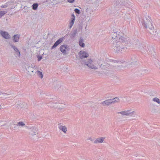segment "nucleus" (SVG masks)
<instances>
[{"label":"nucleus","instance_id":"nucleus-42","mask_svg":"<svg viewBox=\"0 0 160 160\" xmlns=\"http://www.w3.org/2000/svg\"><path fill=\"white\" fill-rule=\"evenodd\" d=\"M157 66L160 68V62H158Z\"/></svg>","mask_w":160,"mask_h":160},{"label":"nucleus","instance_id":"nucleus-28","mask_svg":"<svg viewBox=\"0 0 160 160\" xmlns=\"http://www.w3.org/2000/svg\"><path fill=\"white\" fill-rule=\"evenodd\" d=\"M9 96V94H7L6 93H2V92H0V98L3 97L7 98V96Z\"/></svg>","mask_w":160,"mask_h":160},{"label":"nucleus","instance_id":"nucleus-33","mask_svg":"<svg viewBox=\"0 0 160 160\" xmlns=\"http://www.w3.org/2000/svg\"><path fill=\"white\" fill-rule=\"evenodd\" d=\"M7 13L6 11H1L0 12V18L5 13Z\"/></svg>","mask_w":160,"mask_h":160},{"label":"nucleus","instance_id":"nucleus-21","mask_svg":"<svg viewBox=\"0 0 160 160\" xmlns=\"http://www.w3.org/2000/svg\"><path fill=\"white\" fill-rule=\"evenodd\" d=\"M143 7L145 8H148L150 7V3L149 2H146L144 1L143 2Z\"/></svg>","mask_w":160,"mask_h":160},{"label":"nucleus","instance_id":"nucleus-18","mask_svg":"<svg viewBox=\"0 0 160 160\" xmlns=\"http://www.w3.org/2000/svg\"><path fill=\"white\" fill-rule=\"evenodd\" d=\"M101 104L103 106H109L111 104H112V100H111V99H108L107 100H106L103 102H102Z\"/></svg>","mask_w":160,"mask_h":160},{"label":"nucleus","instance_id":"nucleus-44","mask_svg":"<svg viewBox=\"0 0 160 160\" xmlns=\"http://www.w3.org/2000/svg\"><path fill=\"white\" fill-rule=\"evenodd\" d=\"M89 8H88V7H87V8H86V12H89Z\"/></svg>","mask_w":160,"mask_h":160},{"label":"nucleus","instance_id":"nucleus-37","mask_svg":"<svg viewBox=\"0 0 160 160\" xmlns=\"http://www.w3.org/2000/svg\"><path fill=\"white\" fill-rule=\"evenodd\" d=\"M62 41V38H60L56 42H58V44H60Z\"/></svg>","mask_w":160,"mask_h":160},{"label":"nucleus","instance_id":"nucleus-5","mask_svg":"<svg viewBox=\"0 0 160 160\" xmlns=\"http://www.w3.org/2000/svg\"><path fill=\"white\" fill-rule=\"evenodd\" d=\"M25 68L28 72V74L31 76L34 75L37 69V66L32 64L26 65Z\"/></svg>","mask_w":160,"mask_h":160},{"label":"nucleus","instance_id":"nucleus-46","mask_svg":"<svg viewBox=\"0 0 160 160\" xmlns=\"http://www.w3.org/2000/svg\"><path fill=\"white\" fill-rule=\"evenodd\" d=\"M1 108V106L0 105V108Z\"/></svg>","mask_w":160,"mask_h":160},{"label":"nucleus","instance_id":"nucleus-31","mask_svg":"<svg viewBox=\"0 0 160 160\" xmlns=\"http://www.w3.org/2000/svg\"><path fill=\"white\" fill-rule=\"evenodd\" d=\"M38 6V4L37 3H34L32 5V9L34 10H36Z\"/></svg>","mask_w":160,"mask_h":160},{"label":"nucleus","instance_id":"nucleus-9","mask_svg":"<svg viewBox=\"0 0 160 160\" xmlns=\"http://www.w3.org/2000/svg\"><path fill=\"white\" fill-rule=\"evenodd\" d=\"M53 106L59 110L65 108L67 105L63 103L56 102L54 104Z\"/></svg>","mask_w":160,"mask_h":160},{"label":"nucleus","instance_id":"nucleus-30","mask_svg":"<svg viewBox=\"0 0 160 160\" xmlns=\"http://www.w3.org/2000/svg\"><path fill=\"white\" fill-rule=\"evenodd\" d=\"M124 18L126 20H129V19H130L129 14L126 13V14H125L124 16Z\"/></svg>","mask_w":160,"mask_h":160},{"label":"nucleus","instance_id":"nucleus-45","mask_svg":"<svg viewBox=\"0 0 160 160\" xmlns=\"http://www.w3.org/2000/svg\"><path fill=\"white\" fill-rule=\"evenodd\" d=\"M98 0H92V1L95 2H97Z\"/></svg>","mask_w":160,"mask_h":160},{"label":"nucleus","instance_id":"nucleus-2","mask_svg":"<svg viewBox=\"0 0 160 160\" xmlns=\"http://www.w3.org/2000/svg\"><path fill=\"white\" fill-rule=\"evenodd\" d=\"M84 63L90 68L94 70H97L98 65L101 69H106L110 67L109 64L107 62H101L99 60L93 62L91 59H88L84 62Z\"/></svg>","mask_w":160,"mask_h":160},{"label":"nucleus","instance_id":"nucleus-40","mask_svg":"<svg viewBox=\"0 0 160 160\" xmlns=\"http://www.w3.org/2000/svg\"><path fill=\"white\" fill-rule=\"evenodd\" d=\"M75 0H68V2L69 3H72L74 2Z\"/></svg>","mask_w":160,"mask_h":160},{"label":"nucleus","instance_id":"nucleus-47","mask_svg":"<svg viewBox=\"0 0 160 160\" xmlns=\"http://www.w3.org/2000/svg\"><path fill=\"white\" fill-rule=\"evenodd\" d=\"M139 46H141V44H139Z\"/></svg>","mask_w":160,"mask_h":160},{"label":"nucleus","instance_id":"nucleus-1","mask_svg":"<svg viewBox=\"0 0 160 160\" xmlns=\"http://www.w3.org/2000/svg\"><path fill=\"white\" fill-rule=\"evenodd\" d=\"M131 43L129 37L121 31L118 32V38L114 40L112 44V48L113 51L117 53H121L126 51V46Z\"/></svg>","mask_w":160,"mask_h":160},{"label":"nucleus","instance_id":"nucleus-10","mask_svg":"<svg viewBox=\"0 0 160 160\" xmlns=\"http://www.w3.org/2000/svg\"><path fill=\"white\" fill-rule=\"evenodd\" d=\"M0 34L3 38L6 39H9L11 38L10 35L8 32L5 31L1 30Z\"/></svg>","mask_w":160,"mask_h":160},{"label":"nucleus","instance_id":"nucleus-39","mask_svg":"<svg viewBox=\"0 0 160 160\" xmlns=\"http://www.w3.org/2000/svg\"><path fill=\"white\" fill-rule=\"evenodd\" d=\"M87 140L92 142L93 141V138L91 137H89L88 138Z\"/></svg>","mask_w":160,"mask_h":160},{"label":"nucleus","instance_id":"nucleus-16","mask_svg":"<svg viewBox=\"0 0 160 160\" xmlns=\"http://www.w3.org/2000/svg\"><path fill=\"white\" fill-rule=\"evenodd\" d=\"M114 2L121 5L125 4L127 2V0H114Z\"/></svg>","mask_w":160,"mask_h":160},{"label":"nucleus","instance_id":"nucleus-27","mask_svg":"<svg viewBox=\"0 0 160 160\" xmlns=\"http://www.w3.org/2000/svg\"><path fill=\"white\" fill-rule=\"evenodd\" d=\"M61 87V85L60 83H58L56 84L55 83L54 86V88L57 90H58L59 88H60Z\"/></svg>","mask_w":160,"mask_h":160},{"label":"nucleus","instance_id":"nucleus-36","mask_svg":"<svg viewBox=\"0 0 160 160\" xmlns=\"http://www.w3.org/2000/svg\"><path fill=\"white\" fill-rule=\"evenodd\" d=\"M59 44L58 43L56 42L52 46V49H53L55 48L57 46H58Z\"/></svg>","mask_w":160,"mask_h":160},{"label":"nucleus","instance_id":"nucleus-12","mask_svg":"<svg viewBox=\"0 0 160 160\" xmlns=\"http://www.w3.org/2000/svg\"><path fill=\"white\" fill-rule=\"evenodd\" d=\"M150 111L152 113H156L160 112L158 110V108L154 105L153 104H151L150 107Z\"/></svg>","mask_w":160,"mask_h":160},{"label":"nucleus","instance_id":"nucleus-7","mask_svg":"<svg viewBox=\"0 0 160 160\" xmlns=\"http://www.w3.org/2000/svg\"><path fill=\"white\" fill-rule=\"evenodd\" d=\"M15 106L18 109L26 108L27 103L22 101H18L16 102L15 104Z\"/></svg>","mask_w":160,"mask_h":160},{"label":"nucleus","instance_id":"nucleus-3","mask_svg":"<svg viewBox=\"0 0 160 160\" xmlns=\"http://www.w3.org/2000/svg\"><path fill=\"white\" fill-rule=\"evenodd\" d=\"M142 23L150 33L153 34L155 32L154 27L152 23V20L148 14L145 15L142 19Z\"/></svg>","mask_w":160,"mask_h":160},{"label":"nucleus","instance_id":"nucleus-38","mask_svg":"<svg viewBox=\"0 0 160 160\" xmlns=\"http://www.w3.org/2000/svg\"><path fill=\"white\" fill-rule=\"evenodd\" d=\"M75 12L79 14L80 13V10L77 8H75L74 10Z\"/></svg>","mask_w":160,"mask_h":160},{"label":"nucleus","instance_id":"nucleus-35","mask_svg":"<svg viewBox=\"0 0 160 160\" xmlns=\"http://www.w3.org/2000/svg\"><path fill=\"white\" fill-rule=\"evenodd\" d=\"M76 33H77L76 31H74L73 32H72V33L71 34V37H74L76 36Z\"/></svg>","mask_w":160,"mask_h":160},{"label":"nucleus","instance_id":"nucleus-11","mask_svg":"<svg viewBox=\"0 0 160 160\" xmlns=\"http://www.w3.org/2000/svg\"><path fill=\"white\" fill-rule=\"evenodd\" d=\"M58 128L59 130L62 131L64 133H66L67 131V128L62 123L58 124Z\"/></svg>","mask_w":160,"mask_h":160},{"label":"nucleus","instance_id":"nucleus-13","mask_svg":"<svg viewBox=\"0 0 160 160\" xmlns=\"http://www.w3.org/2000/svg\"><path fill=\"white\" fill-rule=\"evenodd\" d=\"M11 47L13 48L15 52V53L16 54V57H19L20 56V53L18 49L14 45L12 44L10 45Z\"/></svg>","mask_w":160,"mask_h":160},{"label":"nucleus","instance_id":"nucleus-25","mask_svg":"<svg viewBox=\"0 0 160 160\" xmlns=\"http://www.w3.org/2000/svg\"><path fill=\"white\" fill-rule=\"evenodd\" d=\"M137 59L135 57L132 58L131 60V64L132 65H135L137 64Z\"/></svg>","mask_w":160,"mask_h":160},{"label":"nucleus","instance_id":"nucleus-19","mask_svg":"<svg viewBox=\"0 0 160 160\" xmlns=\"http://www.w3.org/2000/svg\"><path fill=\"white\" fill-rule=\"evenodd\" d=\"M72 18H71V20L69 25V27L70 28H71L72 27V26L75 22V17L74 14L72 15Z\"/></svg>","mask_w":160,"mask_h":160},{"label":"nucleus","instance_id":"nucleus-6","mask_svg":"<svg viewBox=\"0 0 160 160\" xmlns=\"http://www.w3.org/2000/svg\"><path fill=\"white\" fill-rule=\"evenodd\" d=\"M28 132L31 138H37L38 129L34 126H30L28 128Z\"/></svg>","mask_w":160,"mask_h":160},{"label":"nucleus","instance_id":"nucleus-34","mask_svg":"<svg viewBox=\"0 0 160 160\" xmlns=\"http://www.w3.org/2000/svg\"><path fill=\"white\" fill-rule=\"evenodd\" d=\"M85 20L87 22H90L91 21V19L90 17L89 16H87L85 18Z\"/></svg>","mask_w":160,"mask_h":160},{"label":"nucleus","instance_id":"nucleus-23","mask_svg":"<svg viewBox=\"0 0 160 160\" xmlns=\"http://www.w3.org/2000/svg\"><path fill=\"white\" fill-rule=\"evenodd\" d=\"M17 126L19 128H23L26 126L25 122L23 121L19 122L17 123Z\"/></svg>","mask_w":160,"mask_h":160},{"label":"nucleus","instance_id":"nucleus-26","mask_svg":"<svg viewBox=\"0 0 160 160\" xmlns=\"http://www.w3.org/2000/svg\"><path fill=\"white\" fill-rule=\"evenodd\" d=\"M36 73L38 76L41 78H43V74L42 72H40L39 71L37 70L36 71Z\"/></svg>","mask_w":160,"mask_h":160},{"label":"nucleus","instance_id":"nucleus-4","mask_svg":"<svg viewBox=\"0 0 160 160\" xmlns=\"http://www.w3.org/2000/svg\"><path fill=\"white\" fill-rule=\"evenodd\" d=\"M117 113L122 116H128L131 118L133 120H136L138 118V116L137 115L136 111L132 109L122 111L118 112Z\"/></svg>","mask_w":160,"mask_h":160},{"label":"nucleus","instance_id":"nucleus-22","mask_svg":"<svg viewBox=\"0 0 160 160\" xmlns=\"http://www.w3.org/2000/svg\"><path fill=\"white\" fill-rule=\"evenodd\" d=\"M118 32H113L112 33V39H113L112 40V42L114 41V40H115L117 38H118Z\"/></svg>","mask_w":160,"mask_h":160},{"label":"nucleus","instance_id":"nucleus-15","mask_svg":"<svg viewBox=\"0 0 160 160\" xmlns=\"http://www.w3.org/2000/svg\"><path fill=\"white\" fill-rule=\"evenodd\" d=\"M79 57L81 58H83L88 57V54L84 51H81L79 53Z\"/></svg>","mask_w":160,"mask_h":160},{"label":"nucleus","instance_id":"nucleus-14","mask_svg":"<svg viewBox=\"0 0 160 160\" xmlns=\"http://www.w3.org/2000/svg\"><path fill=\"white\" fill-rule=\"evenodd\" d=\"M105 139V138L104 137H100L97 138L94 141V143H102L104 142V141Z\"/></svg>","mask_w":160,"mask_h":160},{"label":"nucleus","instance_id":"nucleus-20","mask_svg":"<svg viewBox=\"0 0 160 160\" xmlns=\"http://www.w3.org/2000/svg\"><path fill=\"white\" fill-rule=\"evenodd\" d=\"M145 49L148 52H152L154 51V48L151 46L147 45L145 46Z\"/></svg>","mask_w":160,"mask_h":160},{"label":"nucleus","instance_id":"nucleus-41","mask_svg":"<svg viewBox=\"0 0 160 160\" xmlns=\"http://www.w3.org/2000/svg\"><path fill=\"white\" fill-rule=\"evenodd\" d=\"M42 58V57L41 56H39L38 58V61H40L41 60Z\"/></svg>","mask_w":160,"mask_h":160},{"label":"nucleus","instance_id":"nucleus-29","mask_svg":"<svg viewBox=\"0 0 160 160\" xmlns=\"http://www.w3.org/2000/svg\"><path fill=\"white\" fill-rule=\"evenodd\" d=\"M112 103H114L119 101V99L118 98H115L112 99H111Z\"/></svg>","mask_w":160,"mask_h":160},{"label":"nucleus","instance_id":"nucleus-43","mask_svg":"<svg viewBox=\"0 0 160 160\" xmlns=\"http://www.w3.org/2000/svg\"><path fill=\"white\" fill-rule=\"evenodd\" d=\"M28 8L27 6H25L24 7V9L25 10L28 9Z\"/></svg>","mask_w":160,"mask_h":160},{"label":"nucleus","instance_id":"nucleus-17","mask_svg":"<svg viewBox=\"0 0 160 160\" xmlns=\"http://www.w3.org/2000/svg\"><path fill=\"white\" fill-rule=\"evenodd\" d=\"M20 38L19 34L15 35L12 38V40L14 42H19Z\"/></svg>","mask_w":160,"mask_h":160},{"label":"nucleus","instance_id":"nucleus-8","mask_svg":"<svg viewBox=\"0 0 160 160\" xmlns=\"http://www.w3.org/2000/svg\"><path fill=\"white\" fill-rule=\"evenodd\" d=\"M69 49L68 46L66 44L62 45L60 47V50L64 55L68 54Z\"/></svg>","mask_w":160,"mask_h":160},{"label":"nucleus","instance_id":"nucleus-32","mask_svg":"<svg viewBox=\"0 0 160 160\" xmlns=\"http://www.w3.org/2000/svg\"><path fill=\"white\" fill-rule=\"evenodd\" d=\"M79 44L80 46L82 47H84L85 46V44L83 43L82 40H80L79 42Z\"/></svg>","mask_w":160,"mask_h":160},{"label":"nucleus","instance_id":"nucleus-24","mask_svg":"<svg viewBox=\"0 0 160 160\" xmlns=\"http://www.w3.org/2000/svg\"><path fill=\"white\" fill-rule=\"evenodd\" d=\"M152 101L157 103L158 104L160 105V99L157 97L153 98L152 99Z\"/></svg>","mask_w":160,"mask_h":160}]
</instances>
